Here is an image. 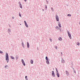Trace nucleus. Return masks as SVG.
Here are the masks:
<instances>
[{"label": "nucleus", "mask_w": 80, "mask_h": 80, "mask_svg": "<svg viewBox=\"0 0 80 80\" xmlns=\"http://www.w3.org/2000/svg\"><path fill=\"white\" fill-rule=\"evenodd\" d=\"M6 60L7 61V63L8 62V61H9V58H8V53H7L6 55Z\"/></svg>", "instance_id": "nucleus-1"}, {"label": "nucleus", "mask_w": 80, "mask_h": 80, "mask_svg": "<svg viewBox=\"0 0 80 80\" xmlns=\"http://www.w3.org/2000/svg\"><path fill=\"white\" fill-rule=\"evenodd\" d=\"M68 36H69V37L70 38V39H72V36H71V34H70V32H68Z\"/></svg>", "instance_id": "nucleus-2"}, {"label": "nucleus", "mask_w": 80, "mask_h": 80, "mask_svg": "<svg viewBox=\"0 0 80 80\" xmlns=\"http://www.w3.org/2000/svg\"><path fill=\"white\" fill-rule=\"evenodd\" d=\"M22 63L23 65H24V66H25V62H24V61H23V60L22 59Z\"/></svg>", "instance_id": "nucleus-3"}, {"label": "nucleus", "mask_w": 80, "mask_h": 80, "mask_svg": "<svg viewBox=\"0 0 80 80\" xmlns=\"http://www.w3.org/2000/svg\"><path fill=\"white\" fill-rule=\"evenodd\" d=\"M56 19L57 21H59V18H58V16H56Z\"/></svg>", "instance_id": "nucleus-4"}, {"label": "nucleus", "mask_w": 80, "mask_h": 80, "mask_svg": "<svg viewBox=\"0 0 80 80\" xmlns=\"http://www.w3.org/2000/svg\"><path fill=\"white\" fill-rule=\"evenodd\" d=\"M24 22L25 23V26H26V27H27V28L28 27V25H27V24L26 22V21H24Z\"/></svg>", "instance_id": "nucleus-5"}, {"label": "nucleus", "mask_w": 80, "mask_h": 80, "mask_svg": "<svg viewBox=\"0 0 80 80\" xmlns=\"http://www.w3.org/2000/svg\"><path fill=\"white\" fill-rule=\"evenodd\" d=\"M66 73L67 76H68V75H69V73L67 71H66Z\"/></svg>", "instance_id": "nucleus-6"}, {"label": "nucleus", "mask_w": 80, "mask_h": 80, "mask_svg": "<svg viewBox=\"0 0 80 80\" xmlns=\"http://www.w3.org/2000/svg\"><path fill=\"white\" fill-rule=\"evenodd\" d=\"M52 75L53 77H55V73H54V72L52 71Z\"/></svg>", "instance_id": "nucleus-7"}, {"label": "nucleus", "mask_w": 80, "mask_h": 80, "mask_svg": "<svg viewBox=\"0 0 80 80\" xmlns=\"http://www.w3.org/2000/svg\"><path fill=\"white\" fill-rule=\"evenodd\" d=\"M58 26L59 27H60V28H61V27H62V26H61V24H60V22H58Z\"/></svg>", "instance_id": "nucleus-8"}, {"label": "nucleus", "mask_w": 80, "mask_h": 80, "mask_svg": "<svg viewBox=\"0 0 80 80\" xmlns=\"http://www.w3.org/2000/svg\"><path fill=\"white\" fill-rule=\"evenodd\" d=\"M57 75L58 76V77H60L59 74V72L57 73Z\"/></svg>", "instance_id": "nucleus-9"}, {"label": "nucleus", "mask_w": 80, "mask_h": 80, "mask_svg": "<svg viewBox=\"0 0 80 80\" xmlns=\"http://www.w3.org/2000/svg\"><path fill=\"white\" fill-rule=\"evenodd\" d=\"M27 46L28 48H29V43H28V42H27Z\"/></svg>", "instance_id": "nucleus-10"}, {"label": "nucleus", "mask_w": 80, "mask_h": 80, "mask_svg": "<svg viewBox=\"0 0 80 80\" xmlns=\"http://www.w3.org/2000/svg\"><path fill=\"white\" fill-rule=\"evenodd\" d=\"M59 39V40H60V41H62V38L61 37H59L58 38Z\"/></svg>", "instance_id": "nucleus-11"}, {"label": "nucleus", "mask_w": 80, "mask_h": 80, "mask_svg": "<svg viewBox=\"0 0 80 80\" xmlns=\"http://www.w3.org/2000/svg\"><path fill=\"white\" fill-rule=\"evenodd\" d=\"M46 63L48 64H49L50 63L49 62V61H48V60H47L46 61Z\"/></svg>", "instance_id": "nucleus-12"}, {"label": "nucleus", "mask_w": 80, "mask_h": 80, "mask_svg": "<svg viewBox=\"0 0 80 80\" xmlns=\"http://www.w3.org/2000/svg\"><path fill=\"white\" fill-rule=\"evenodd\" d=\"M62 63H65V61L63 59H62Z\"/></svg>", "instance_id": "nucleus-13"}, {"label": "nucleus", "mask_w": 80, "mask_h": 80, "mask_svg": "<svg viewBox=\"0 0 80 80\" xmlns=\"http://www.w3.org/2000/svg\"><path fill=\"white\" fill-rule=\"evenodd\" d=\"M31 63V64H33V61L32 60H31L30 61Z\"/></svg>", "instance_id": "nucleus-14"}, {"label": "nucleus", "mask_w": 80, "mask_h": 80, "mask_svg": "<svg viewBox=\"0 0 80 80\" xmlns=\"http://www.w3.org/2000/svg\"><path fill=\"white\" fill-rule=\"evenodd\" d=\"M22 46L23 48H24L25 46H24V44H23V42L22 43Z\"/></svg>", "instance_id": "nucleus-15"}, {"label": "nucleus", "mask_w": 80, "mask_h": 80, "mask_svg": "<svg viewBox=\"0 0 80 80\" xmlns=\"http://www.w3.org/2000/svg\"><path fill=\"white\" fill-rule=\"evenodd\" d=\"M11 58H12V59L13 60V59H14V58H13V56H11L10 57Z\"/></svg>", "instance_id": "nucleus-16"}, {"label": "nucleus", "mask_w": 80, "mask_h": 80, "mask_svg": "<svg viewBox=\"0 0 80 80\" xmlns=\"http://www.w3.org/2000/svg\"><path fill=\"white\" fill-rule=\"evenodd\" d=\"M77 44L78 45H80V43L78 42H77Z\"/></svg>", "instance_id": "nucleus-17"}, {"label": "nucleus", "mask_w": 80, "mask_h": 80, "mask_svg": "<svg viewBox=\"0 0 80 80\" xmlns=\"http://www.w3.org/2000/svg\"><path fill=\"white\" fill-rule=\"evenodd\" d=\"M68 17H70L71 16V14H68L67 15Z\"/></svg>", "instance_id": "nucleus-18"}, {"label": "nucleus", "mask_w": 80, "mask_h": 80, "mask_svg": "<svg viewBox=\"0 0 80 80\" xmlns=\"http://www.w3.org/2000/svg\"><path fill=\"white\" fill-rule=\"evenodd\" d=\"M20 8H22V5H20Z\"/></svg>", "instance_id": "nucleus-19"}, {"label": "nucleus", "mask_w": 80, "mask_h": 80, "mask_svg": "<svg viewBox=\"0 0 80 80\" xmlns=\"http://www.w3.org/2000/svg\"><path fill=\"white\" fill-rule=\"evenodd\" d=\"M56 70L57 73H58V70L57 68H56Z\"/></svg>", "instance_id": "nucleus-20"}, {"label": "nucleus", "mask_w": 80, "mask_h": 80, "mask_svg": "<svg viewBox=\"0 0 80 80\" xmlns=\"http://www.w3.org/2000/svg\"><path fill=\"white\" fill-rule=\"evenodd\" d=\"M46 60H48V58L47 56L46 57Z\"/></svg>", "instance_id": "nucleus-21"}, {"label": "nucleus", "mask_w": 80, "mask_h": 80, "mask_svg": "<svg viewBox=\"0 0 80 80\" xmlns=\"http://www.w3.org/2000/svg\"><path fill=\"white\" fill-rule=\"evenodd\" d=\"M19 16H20V17H22L21 14H20V12H19Z\"/></svg>", "instance_id": "nucleus-22"}, {"label": "nucleus", "mask_w": 80, "mask_h": 80, "mask_svg": "<svg viewBox=\"0 0 80 80\" xmlns=\"http://www.w3.org/2000/svg\"><path fill=\"white\" fill-rule=\"evenodd\" d=\"M0 53H3V52L2 51H0Z\"/></svg>", "instance_id": "nucleus-23"}, {"label": "nucleus", "mask_w": 80, "mask_h": 80, "mask_svg": "<svg viewBox=\"0 0 80 80\" xmlns=\"http://www.w3.org/2000/svg\"><path fill=\"white\" fill-rule=\"evenodd\" d=\"M19 5H22L21 4V3H20V2H19Z\"/></svg>", "instance_id": "nucleus-24"}, {"label": "nucleus", "mask_w": 80, "mask_h": 80, "mask_svg": "<svg viewBox=\"0 0 80 80\" xmlns=\"http://www.w3.org/2000/svg\"><path fill=\"white\" fill-rule=\"evenodd\" d=\"M45 8H46V9L47 8V5H45Z\"/></svg>", "instance_id": "nucleus-25"}, {"label": "nucleus", "mask_w": 80, "mask_h": 80, "mask_svg": "<svg viewBox=\"0 0 80 80\" xmlns=\"http://www.w3.org/2000/svg\"><path fill=\"white\" fill-rule=\"evenodd\" d=\"M50 40L51 42H52V40L51 39H50Z\"/></svg>", "instance_id": "nucleus-26"}, {"label": "nucleus", "mask_w": 80, "mask_h": 80, "mask_svg": "<svg viewBox=\"0 0 80 80\" xmlns=\"http://www.w3.org/2000/svg\"><path fill=\"white\" fill-rule=\"evenodd\" d=\"M51 9H52V11H53V8H52Z\"/></svg>", "instance_id": "nucleus-27"}, {"label": "nucleus", "mask_w": 80, "mask_h": 80, "mask_svg": "<svg viewBox=\"0 0 80 80\" xmlns=\"http://www.w3.org/2000/svg\"><path fill=\"white\" fill-rule=\"evenodd\" d=\"M55 48H56V49H57V46H56L55 47Z\"/></svg>", "instance_id": "nucleus-28"}, {"label": "nucleus", "mask_w": 80, "mask_h": 80, "mask_svg": "<svg viewBox=\"0 0 80 80\" xmlns=\"http://www.w3.org/2000/svg\"><path fill=\"white\" fill-rule=\"evenodd\" d=\"M25 78H26V79H27V76H25Z\"/></svg>", "instance_id": "nucleus-29"}, {"label": "nucleus", "mask_w": 80, "mask_h": 80, "mask_svg": "<svg viewBox=\"0 0 80 80\" xmlns=\"http://www.w3.org/2000/svg\"><path fill=\"white\" fill-rule=\"evenodd\" d=\"M7 67H8V66L7 65H6V66L5 67V68H6Z\"/></svg>", "instance_id": "nucleus-30"}, {"label": "nucleus", "mask_w": 80, "mask_h": 80, "mask_svg": "<svg viewBox=\"0 0 80 80\" xmlns=\"http://www.w3.org/2000/svg\"><path fill=\"white\" fill-rule=\"evenodd\" d=\"M8 31L10 32V29H8Z\"/></svg>", "instance_id": "nucleus-31"}, {"label": "nucleus", "mask_w": 80, "mask_h": 80, "mask_svg": "<svg viewBox=\"0 0 80 80\" xmlns=\"http://www.w3.org/2000/svg\"><path fill=\"white\" fill-rule=\"evenodd\" d=\"M16 60H18V58L16 57Z\"/></svg>", "instance_id": "nucleus-32"}, {"label": "nucleus", "mask_w": 80, "mask_h": 80, "mask_svg": "<svg viewBox=\"0 0 80 80\" xmlns=\"http://www.w3.org/2000/svg\"><path fill=\"white\" fill-rule=\"evenodd\" d=\"M12 19H14V17H12Z\"/></svg>", "instance_id": "nucleus-33"}, {"label": "nucleus", "mask_w": 80, "mask_h": 80, "mask_svg": "<svg viewBox=\"0 0 80 80\" xmlns=\"http://www.w3.org/2000/svg\"><path fill=\"white\" fill-rule=\"evenodd\" d=\"M24 1H25V2H26L27 1V0H24Z\"/></svg>", "instance_id": "nucleus-34"}, {"label": "nucleus", "mask_w": 80, "mask_h": 80, "mask_svg": "<svg viewBox=\"0 0 80 80\" xmlns=\"http://www.w3.org/2000/svg\"><path fill=\"white\" fill-rule=\"evenodd\" d=\"M61 55H62V52H61Z\"/></svg>", "instance_id": "nucleus-35"}, {"label": "nucleus", "mask_w": 80, "mask_h": 80, "mask_svg": "<svg viewBox=\"0 0 80 80\" xmlns=\"http://www.w3.org/2000/svg\"><path fill=\"white\" fill-rule=\"evenodd\" d=\"M42 10H43V11H44V9H42Z\"/></svg>", "instance_id": "nucleus-36"}, {"label": "nucleus", "mask_w": 80, "mask_h": 80, "mask_svg": "<svg viewBox=\"0 0 80 80\" xmlns=\"http://www.w3.org/2000/svg\"><path fill=\"white\" fill-rule=\"evenodd\" d=\"M56 28H58V27H56Z\"/></svg>", "instance_id": "nucleus-37"}, {"label": "nucleus", "mask_w": 80, "mask_h": 80, "mask_svg": "<svg viewBox=\"0 0 80 80\" xmlns=\"http://www.w3.org/2000/svg\"><path fill=\"white\" fill-rule=\"evenodd\" d=\"M75 73H76V72H75Z\"/></svg>", "instance_id": "nucleus-38"}, {"label": "nucleus", "mask_w": 80, "mask_h": 80, "mask_svg": "<svg viewBox=\"0 0 80 80\" xmlns=\"http://www.w3.org/2000/svg\"><path fill=\"white\" fill-rule=\"evenodd\" d=\"M20 25H21V24H20Z\"/></svg>", "instance_id": "nucleus-39"}]
</instances>
